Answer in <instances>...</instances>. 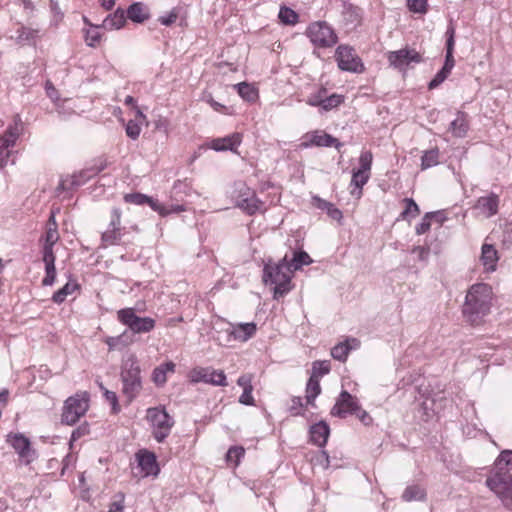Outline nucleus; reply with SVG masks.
Returning <instances> with one entry per match:
<instances>
[{
  "instance_id": "obj_35",
  "label": "nucleus",
  "mask_w": 512,
  "mask_h": 512,
  "mask_svg": "<svg viewBox=\"0 0 512 512\" xmlns=\"http://www.w3.org/2000/svg\"><path fill=\"white\" fill-rule=\"evenodd\" d=\"M439 163V150L437 148L425 151L421 157V169L426 170Z\"/></svg>"
},
{
  "instance_id": "obj_59",
  "label": "nucleus",
  "mask_w": 512,
  "mask_h": 512,
  "mask_svg": "<svg viewBox=\"0 0 512 512\" xmlns=\"http://www.w3.org/2000/svg\"><path fill=\"white\" fill-rule=\"evenodd\" d=\"M326 213L332 220L341 223L343 214L333 203L327 207Z\"/></svg>"
},
{
  "instance_id": "obj_38",
  "label": "nucleus",
  "mask_w": 512,
  "mask_h": 512,
  "mask_svg": "<svg viewBox=\"0 0 512 512\" xmlns=\"http://www.w3.org/2000/svg\"><path fill=\"white\" fill-rule=\"evenodd\" d=\"M145 119H140L136 116L134 120H129L126 124L125 131L129 138L136 140L139 138L141 133V124Z\"/></svg>"
},
{
  "instance_id": "obj_23",
  "label": "nucleus",
  "mask_w": 512,
  "mask_h": 512,
  "mask_svg": "<svg viewBox=\"0 0 512 512\" xmlns=\"http://www.w3.org/2000/svg\"><path fill=\"white\" fill-rule=\"evenodd\" d=\"M310 440L319 447H324L327 443L330 428L325 421H320L310 427Z\"/></svg>"
},
{
  "instance_id": "obj_13",
  "label": "nucleus",
  "mask_w": 512,
  "mask_h": 512,
  "mask_svg": "<svg viewBox=\"0 0 512 512\" xmlns=\"http://www.w3.org/2000/svg\"><path fill=\"white\" fill-rule=\"evenodd\" d=\"M387 60L391 66L402 71L411 63H420L422 61V56L415 49L406 47L397 51L388 52Z\"/></svg>"
},
{
  "instance_id": "obj_45",
  "label": "nucleus",
  "mask_w": 512,
  "mask_h": 512,
  "mask_svg": "<svg viewBox=\"0 0 512 512\" xmlns=\"http://www.w3.org/2000/svg\"><path fill=\"white\" fill-rule=\"evenodd\" d=\"M408 9L413 13L425 14L427 12V0H406Z\"/></svg>"
},
{
  "instance_id": "obj_39",
  "label": "nucleus",
  "mask_w": 512,
  "mask_h": 512,
  "mask_svg": "<svg viewBox=\"0 0 512 512\" xmlns=\"http://www.w3.org/2000/svg\"><path fill=\"white\" fill-rule=\"evenodd\" d=\"M369 178H370V173L360 171V170L353 171L351 185H353L355 188L359 189V192H358L359 197L362 194L363 186L368 182Z\"/></svg>"
},
{
  "instance_id": "obj_55",
  "label": "nucleus",
  "mask_w": 512,
  "mask_h": 512,
  "mask_svg": "<svg viewBox=\"0 0 512 512\" xmlns=\"http://www.w3.org/2000/svg\"><path fill=\"white\" fill-rule=\"evenodd\" d=\"M90 432L89 425L87 423H83L80 426H78L75 430H73L71 434V440L70 445H72L73 441L78 440L79 438L88 435Z\"/></svg>"
},
{
  "instance_id": "obj_49",
  "label": "nucleus",
  "mask_w": 512,
  "mask_h": 512,
  "mask_svg": "<svg viewBox=\"0 0 512 512\" xmlns=\"http://www.w3.org/2000/svg\"><path fill=\"white\" fill-rule=\"evenodd\" d=\"M35 34H36V31L29 29L25 26H21L17 30V38H16L17 42L22 44L26 41H30V40L34 39Z\"/></svg>"
},
{
  "instance_id": "obj_28",
  "label": "nucleus",
  "mask_w": 512,
  "mask_h": 512,
  "mask_svg": "<svg viewBox=\"0 0 512 512\" xmlns=\"http://www.w3.org/2000/svg\"><path fill=\"white\" fill-rule=\"evenodd\" d=\"M234 89L244 101L255 103L259 99V90L254 84L241 82L235 84Z\"/></svg>"
},
{
  "instance_id": "obj_7",
  "label": "nucleus",
  "mask_w": 512,
  "mask_h": 512,
  "mask_svg": "<svg viewBox=\"0 0 512 512\" xmlns=\"http://www.w3.org/2000/svg\"><path fill=\"white\" fill-rule=\"evenodd\" d=\"M146 419L153 428V437L158 443H162L171 432L174 425L173 418L164 407H152L147 409Z\"/></svg>"
},
{
  "instance_id": "obj_11",
  "label": "nucleus",
  "mask_w": 512,
  "mask_h": 512,
  "mask_svg": "<svg viewBox=\"0 0 512 512\" xmlns=\"http://www.w3.org/2000/svg\"><path fill=\"white\" fill-rule=\"evenodd\" d=\"M117 319L129 327L134 333H147L154 329L155 320L150 317H139L133 308H124L117 312Z\"/></svg>"
},
{
  "instance_id": "obj_43",
  "label": "nucleus",
  "mask_w": 512,
  "mask_h": 512,
  "mask_svg": "<svg viewBox=\"0 0 512 512\" xmlns=\"http://www.w3.org/2000/svg\"><path fill=\"white\" fill-rule=\"evenodd\" d=\"M327 97V89L321 87L316 93L311 94L307 98V104L313 107H320L323 104L324 99Z\"/></svg>"
},
{
  "instance_id": "obj_12",
  "label": "nucleus",
  "mask_w": 512,
  "mask_h": 512,
  "mask_svg": "<svg viewBox=\"0 0 512 512\" xmlns=\"http://www.w3.org/2000/svg\"><path fill=\"white\" fill-rule=\"evenodd\" d=\"M188 377L192 383L203 382L215 386H226V375L222 370H215L209 367L206 368H194L192 369Z\"/></svg>"
},
{
  "instance_id": "obj_14",
  "label": "nucleus",
  "mask_w": 512,
  "mask_h": 512,
  "mask_svg": "<svg viewBox=\"0 0 512 512\" xmlns=\"http://www.w3.org/2000/svg\"><path fill=\"white\" fill-rule=\"evenodd\" d=\"M122 211L115 207L111 211L109 228L102 234V241L106 246L119 245L125 228L121 225Z\"/></svg>"
},
{
  "instance_id": "obj_50",
  "label": "nucleus",
  "mask_w": 512,
  "mask_h": 512,
  "mask_svg": "<svg viewBox=\"0 0 512 512\" xmlns=\"http://www.w3.org/2000/svg\"><path fill=\"white\" fill-rule=\"evenodd\" d=\"M495 466L506 467L512 466V450H503L495 461Z\"/></svg>"
},
{
  "instance_id": "obj_18",
  "label": "nucleus",
  "mask_w": 512,
  "mask_h": 512,
  "mask_svg": "<svg viewBox=\"0 0 512 512\" xmlns=\"http://www.w3.org/2000/svg\"><path fill=\"white\" fill-rule=\"evenodd\" d=\"M357 400L347 391H342L335 405L331 409V415L346 418L358 408Z\"/></svg>"
},
{
  "instance_id": "obj_15",
  "label": "nucleus",
  "mask_w": 512,
  "mask_h": 512,
  "mask_svg": "<svg viewBox=\"0 0 512 512\" xmlns=\"http://www.w3.org/2000/svg\"><path fill=\"white\" fill-rule=\"evenodd\" d=\"M334 147L338 151L342 148L343 144L332 135L326 133L323 130H315L308 132L303 137V142L301 143V147Z\"/></svg>"
},
{
  "instance_id": "obj_30",
  "label": "nucleus",
  "mask_w": 512,
  "mask_h": 512,
  "mask_svg": "<svg viewBox=\"0 0 512 512\" xmlns=\"http://www.w3.org/2000/svg\"><path fill=\"white\" fill-rule=\"evenodd\" d=\"M126 23L125 11L118 8L113 14H110L104 20V27L109 30L120 29L124 27Z\"/></svg>"
},
{
  "instance_id": "obj_53",
  "label": "nucleus",
  "mask_w": 512,
  "mask_h": 512,
  "mask_svg": "<svg viewBox=\"0 0 512 512\" xmlns=\"http://www.w3.org/2000/svg\"><path fill=\"white\" fill-rule=\"evenodd\" d=\"M302 408H303L302 398L301 397H293L291 399V405L289 407V411H290L291 415H293V416L303 415Z\"/></svg>"
},
{
  "instance_id": "obj_2",
  "label": "nucleus",
  "mask_w": 512,
  "mask_h": 512,
  "mask_svg": "<svg viewBox=\"0 0 512 512\" xmlns=\"http://www.w3.org/2000/svg\"><path fill=\"white\" fill-rule=\"evenodd\" d=\"M292 269L286 257L278 262L268 261L263 268L262 280L266 285H273L274 299L286 295L293 288Z\"/></svg>"
},
{
  "instance_id": "obj_4",
  "label": "nucleus",
  "mask_w": 512,
  "mask_h": 512,
  "mask_svg": "<svg viewBox=\"0 0 512 512\" xmlns=\"http://www.w3.org/2000/svg\"><path fill=\"white\" fill-rule=\"evenodd\" d=\"M120 376L122 393L128 402H132L142 390L141 370L133 354L123 361Z\"/></svg>"
},
{
  "instance_id": "obj_24",
  "label": "nucleus",
  "mask_w": 512,
  "mask_h": 512,
  "mask_svg": "<svg viewBox=\"0 0 512 512\" xmlns=\"http://www.w3.org/2000/svg\"><path fill=\"white\" fill-rule=\"evenodd\" d=\"M480 260L487 272H493L496 270L499 260L498 251L493 245L484 243L481 249Z\"/></svg>"
},
{
  "instance_id": "obj_21",
  "label": "nucleus",
  "mask_w": 512,
  "mask_h": 512,
  "mask_svg": "<svg viewBox=\"0 0 512 512\" xmlns=\"http://www.w3.org/2000/svg\"><path fill=\"white\" fill-rule=\"evenodd\" d=\"M138 465L146 476L157 475L159 466L154 453L147 450H140L137 454Z\"/></svg>"
},
{
  "instance_id": "obj_48",
  "label": "nucleus",
  "mask_w": 512,
  "mask_h": 512,
  "mask_svg": "<svg viewBox=\"0 0 512 512\" xmlns=\"http://www.w3.org/2000/svg\"><path fill=\"white\" fill-rule=\"evenodd\" d=\"M451 72L448 71L447 68H442L435 77L429 82L428 89L433 90L437 88L441 83L445 81V79L449 76Z\"/></svg>"
},
{
  "instance_id": "obj_3",
  "label": "nucleus",
  "mask_w": 512,
  "mask_h": 512,
  "mask_svg": "<svg viewBox=\"0 0 512 512\" xmlns=\"http://www.w3.org/2000/svg\"><path fill=\"white\" fill-rule=\"evenodd\" d=\"M486 486L497 496L502 505L512 512V473L506 467H497L486 478Z\"/></svg>"
},
{
  "instance_id": "obj_33",
  "label": "nucleus",
  "mask_w": 512,
  "mask_h": 512,
  "mask_svg": "<svg viewBox=\"0 0 512 512\" xmlns=\"http://www.w3.org/2000/svg\"><path fill=\"white\" fill-rule=\"evenodd\" d=\"M320 379L310 376L306 384V403L311 406H315V399L321 393V387L319 383Z\"/></svg>"
},
{
  "instance_id": "obj_46",
  "label": "nucleus",
  "mask_w": 512,
  "mask_h": 512,
  "mask_svg": "<svg viewBox=\"0 0 512 512\" xmlns=\"http://www.w3.org/2000/svg\"><path fill=\"white\" fill-rule=\"evenodd\" d=\"M436 213H427L422 218V221L416 226V233L418 235L425 234L431 228V219L436 217Z\"/></svg>"
},
{
  "instance_id": "obj_19",
  "label": "nucleus",
  "mask_w": 512,
  "mask_h": 512,
  "mask_svg": "<svg viewBox=\"0 0 512 512\" xmlns=\"http://www.w3.org/2000/svg\"><path fill=\"white\" fill-rule=\"evenodd\" d=\"M242 142V134L234 132L230 135L220 138H214L208 143V147L212 150L221 151H232L236 152L237 148Z\"/></svg>"
},
{
  "instance_id": "obj_34",
  "label": "nucleus",
  "mask_w": 512,
  "mask_h": 512,
  "mask_svg": "<svg viewBox=\"0 0 512 512\" xmlns=\"http://www.w3.org/2000/svg\"><path fill=\"white\" fill-rule=\"evenodd\" d=\"M279 20L285 25L294 26L299 21V15L291 8L282 6L278 14Z\"/></svg>"
},
{
  "instance_id": "obj_44",
  "label": "nucleus",
  "mask_w": 512,
  "mask_h": 512,
  "mask_svg": "<svg viewBox=\"0 0 512 512\" xmlns=\"http://www.w3.org/2000/svg\"><path fill=\"white\" fill-rule=\"evenodd\" d=\"M373 155L370 151H364L359 157V168L357 170L370 173Z\"/></svg>"
},
{
  "instance_id": "obj_58",
  "label": "nucleus",
  "mask_w": 512,
  "mask_h": 512,
  "mask_svg": "<svg viewBox=\"0 0 512 512\" xmlns=\"http://www.w3.org/2000/svg\"><path fill=\"white\" fill-rule=\"evenodd\" d=\"M253 387L243 389V393L239 397V402L243 405H254V397L252 395Z\"/></svg>"
},
{
  "instance_id": "obj_6",
  "label": "nucleus",
  "mask_w": 512,
  "mask_h": 512,
  "mask_svg": "<svg viewBox=\"0 0 512 512\" xmlns=\"http://www.w3.org/2000/svg\"><path fill=\"white\" fill-rule=\"evenodd\" d=\"M89 393L77 392L64 402L61 414V422L66 425H74L86 414L89 409Z\"/></svg>"
},
{
  "instance_id": "obj_17",
  "label": "nucleus",
  "mask_w": 512,
  "mask_h": 512,
  "mask_svg": "<svg viewBox=\"0 0 512 512\" xmlns=\"http://www.w3.org/2000/svg\"><path fill=\"white\" fill-rule=\"evenodd\" d=\"M60 234L58 231V224L56 221L55 212L52 210L46 224V230L41 238L43 241L42 254H55L54 245L59 241Z\"/></svg>"
},
{
  "instance_id": "obj_40",
  "label": "nucleus",
  "mask_w": 512,
  "mask_h": 512,
  "mask_svg": "<svg viewBox=\"0 0 512 512\" xmlns=\"http://www.w3.org/2000/svg\"><path fill=\"white\" fill-rule=\"evenodd\" d=\"M344 100V95L333 93L324 99L321 109L324 111H330L339 107L342 103H344Z\"/></svg>"
},
{
  "instance_id": "obj_56",
  "label": "nucleus",
  "mask_w": 512,
  "mask_h": 512,
  "mask_svg": "<svg viewBox=\"0 0 512 512\" xmlns=\"http://www.w3.org/2000/svg\"><path fill=\"white\" fill-rule=\"evenodd\" d=\"M245 454V450L242 447H231L227 452V460L233 461L235 460V463L238 464L241 457H243Z\"/></svg>"
},
{
  "instance_id": "obj_61",
  "label": "nucleus",
  "mask_w": 512,
  "mask_h": 512,
  "mask_svg": "<svg viewBox=\"0 0 512 512\" xmlns=\"http://www.w3.org/2000/svg\"><path fill=\"white\" fill-rule=\"evenodd\" d=\"M150 208L153 211L157 212L162 217H166L169 214H171L170 208H166L164 205H162L161 203H159L158 201H156L154 199L152 201Z\"/></svg>"
},
{
  "instance_id": "obj_52",
  "label": "nucleus",
  "mask_w": 512,
  "mask_h": 512,
  "mask_svg": "<svg viewBox=\"0 0 512 512\" xmlns=\"http://www.w3.org/2000/svg\"><path fill=\"white\" fill-rule=\"evenodd\" d=\"M179 17L177 8H173L167 15L159 17L158 21L164 26H171Z\"/></svg>"
},
{
  "instance_id": "obj_26",
  "label": "nucleus",
  "mask_w": 512,
  "mask_h": 512,
  "mask_svg": "<svg viewBox=\"0 0 512 512\" xmlns=\"http://www.w3.org/2000/svg\"><path fill=\"white\" fill-rule=\"evenodd\" d=\"M80 288L81 286L76 279L69 278V280L63 287H61L60 289L53 293L51 300L55 304L60 305L63 302H65L68 296L73 295L75 292H78Z\"/></svg>"
},
{
  "instance_id": "obj_36",
  "label": "nucleus",
  "mask_w": 512,
  "mask_h": 512,
  "mask_svg": "<svg viewBox=\"0 0 512 512\" xmlns=\"http://www.w3.org/2000/svg\"><path fill=\"white\" fill-rule=\"evenodd\" d=\"M331 370V362L329 360H318L312 363L310 376L320 379L328 374Z\"/></svg>"
},
{
  "instance_id": "obj_54",
  "label": "nucleus",
  "mask_w": 512,
  "mask_h": 512,
  "mask_svg": "<svg viewBox=\"0 0 512 512\" xmlns=\"http://www.w3.org/2000/svg\"><path fill=\"white\" fill-rule=\"evenodd\" d=\"M103 396L105 397L106 401L110 403L112 406V411L114 413H118L120 411V406L118 403V397L115 392L110 390H105Z\"/></svg>"
},
{
  "instance_id": "obj_27",
  "label": "nucleus",
  "mask_w": 512,
  "mask_h": 512,
  "mask_svg": "<svg viewBox=\"0 0 512 512\" xmlns=\"http://www.w3.org/2000/svg\"><path fill=\"white\" fill-rule=\"evenodd\" d=\"M127 17L136 23H143L150 17L149 8L142 2H135L127 9Z\"/></svg>"
},
{
  "instance_id": "obj_9",
  "label": "nucleus",
  "mask_w": 512,
  "mask_h": 512,
  "mask_svg": "<svg viewBox=\"0 0 512 512\" xmlns=\"http://www.w3.org/2000/svg\"><path fill=\"white\" fill-rule=\"evenodd\" d=\"M334 58L341 71L361 74L366 69L356 50L348 44L339 45L335 50Z\"/></svg>"
},
{
  "instance_id": "obj_5",
  "label": "nucleus",
  "mask_w": 512,
  "mask_h": 512,
  "mask_svg": "<svg viewBox=\"0 0 512 512\" xmlns=\"http://www.w3.org/2000/svg\"><path fill=\"white\" fill-rule=\"evenodd\" d=\"M233 197L236 207L249 216L257 213L264 214L267 211L265 203L245 182L239 181L234 184Z\"/></svg>"
},
{
  "instance_id": "obj_41",
  "label": "nucleus",
  "mask_w": 512,
  "mask_h": 512,
  "mask_svg": "<svg viewBox=\"0 0 512 512\" xmlns=\"http://www.w3.org/2000/svg\"><path fill=\"white\" fill-rule=\"evenodd\" d=\"M403 203L405 204V209L401 213L403 219L414 218L420 214L419 206L412 198L403 199Z\"/></svg>"
},
{
  "instance_id": "obj_37",
  "label": "nucleus",
  "mask_w": 512,
  "mask_h": 512,
  "mask_svg": "<svg viewBox=\"0 0 512 512\" xmlns=\"http://www.w3.org/2000/svg\"><path fill=\"white\" fill-rule=\"evenodd\" d=\"M123 199L126 203L140 205V206L141 205L151 206L152 201H153L152 197L142 194V193H139V192L125 194Z\"/></svg>"
},
{
  "instance_id": "obj_1",
  "label": "nucleus",
  "mask_w": 512,
  "mask_h": 512,
  "mask_svg": "<svg viewBox=\"0 0 512 512\" xmlns=\"http://www.w3.org/2000/svg\"><path fill=\"white\" fill-rule=\"evenodd\" d=\"M494 293L487 283H475L469 287L462 307L465 320L472 326H480L490 314Z\"/></svg>"
},
{
  "instance_id": "obj_22",
  "label": "nucleus",
  "mask_w": 512,
  "mask_h": 512,
  "mask_svg": "<svg viewBox=\"0 0 512 512\" xmlns=\"http://www.w3.org/2000/svg\"><path fill=\"white\" fill-rule=\"evenodd\" d=\"M257 331V325L254 322L238 323L231 325L229 336L236 341L245 342L252 338Z\"/></svg>"
},
{
  "instance_id": "obj_29",
  "label": "nucleus",
  "mask_w": 512,
  "mask_h": 512,
  "mask_svg": "<svg viewBox=\"0 0 512 512\" xmlns=\"http://www.w3.org/2000/svg\"><path fill=\"white\" fill-rule=\"evenodd\" d=\"M450 130L456 137H465L469 130V119L468 114L459 111L457 117L451 122Z\"/></svg>"
},
{
  "instance_id": "obj_63",
  "label": "nucleus",
  "mask_w": 512,
  "mask_h": 512,
  "mask_svg": "<svg viewBox=\"0 0 512 512\" xmlns=\"http://www.w3.org/2000/svg\"><path fill=\"white\" fill-rule=\"evenodd\" d=\"M311 202L315 208L320 209V210H325V211H326L327 207L331 204V202L326 201V200L320 198L319 196H313Z\"/></svg>"
},
{
  "instance_id": "obj_51",
  "label": "nucleus",
  "mask_w": 512,
  "mask_h": 512,
  "mask_svg": "<svg viewBox=\"0 0 512 512\" xmlns=\"http://www.w3.org/2000/svg\"><path fill=\"white\" fill-rule=\"evenodd\" d=\"M360 348V341L356 338H352L351 340H346L344 343H340L337 345L334 350L336 352H349L350 350H357Z\"/></svg>"
},
{
  "instance_id": "obj_8",
  "label": "nucleus",
  "mask_w": 512,
  "mask_h": 512,
  "mask_svg": "<svg viewBox=\"0 0 512 512\" xmlns=\"http://www.w3.org/2000/svg\"><path fill=\"white\" fill-rule=\"evenodd\" d=\"M305 34L317 48H331L338 42L335 30L325 21L310 23Z\"/></svg>"
},
{
  "instance_id": "obj_16",
  "label": "nucleus",
  "mask_w": 512,
  "mask_h": 512,
  "mask_svg": "<svg viewBox=\"0 0 512 512\" xmlns=\"http://www.w3.org/2000/svg\"><path fill=\"white\" fill-rule=\"evenodd\" d=\"M7 442L15 449L20 460L28 465L36 458V452L31 447L30 440L22 434L8 435Z\"/></svg>"
},
{
  "instance_id": "obj_10",
  "label": "nucleus",
  "mask_w": 512,
  "mask_h": 512,
  "mask_svg": "<svg viewBox=\"0 0 512 512\" xmlns=\"http://www.w3.org/2000/svg\"><path fill=\"white\" fill-rule=\"evenodd\" d=\"M22 121L19 115H16L13 124L9 125L6 131L0 135V167L8 162L13 148L22 133Z\"/></svg>"
},
{
  "instance_id": "obj_47",
  "label": "nucleus",
  "mask_w": 512,
  "mask_h": 512,
  "mask_svg": "<svg viewBox=\"0 0 512 512\" xmlns=\"http://www.w3.org/2000/svg\"><path fill=\"white\" fill-rule=\"evenodd\" d=\"M102 35L97 29H91L86 32L85 42L90 47H97L101 42Z\"/></svg>"
},
{
  "instance_id": "obj_31",
  "label": "nucleus",
  "mask_w": 512,
  "mask_h": 512,
  "mask_svg": "<svg viewBox=\"0 0 512 512\" xmlns=\"http://www.w3.org/2000/svg\"><path fill=\"white\" fill-rule=\"evenodd\" d=\"M401 498L405 502L423 501L426 498V491L420 485H409L403 491Z\"/></svg>"
},
{
  "instance_id": "obj_57",
  "label": "nucleus",
  "mask_w": 512,
  "mask_h": 512,
  "mask_svg": "<svg viewBox=\"0 0 512 512\" xmlns=\"http://www.w3.org/2000/svg\"><path fill=\"white\" fill-rule=\"evenodd\" d=\"M207 103L211 106V108L214 111H216L218 113L225 114V115L231 114V111L229 110V108L226 105L217 102L216 100L213 99L212 96H209V98L207 99Z\"/></svg>"
},
{
  "instance_id": "obj_20",
  "label": "nucleus",
  "mask_w": 512,
  "mask_h": 512,
  "mask_svg": "<svg viewBox=\"0 0 512 512\" xmlns=\"http://www.w3.org/2000/svg\"><path fill=\"white\" fill-rule=\"evenodd\" d=\"M475 208L480 211L482 215L490 218L498 213L499 196L495 193H490L487 196L478 198Z\"/></svg>"
},
{
  "instance_id": "obj_64",
  "label": "nucleus",
  "mask_w": 512,
  "mask_h": 512,
  "mask_svg": "<svg viewBox=\"0 0 512 512\" xmlns=\"http://www.w3.org/2000/svg\"><path fill=\"white\" fill-rule=\"evenodd\" d=\"M124 103L128 106H131L135 109L136 111V114H137V117L140 118V119H145V115L141 112V110L137 107L136 105V100L134 99V97L128 95L126 96L125 100H124Z\"/></svg>"
},
{
  "instance_id": "obj_60",
  "label": "nucleus",
  "mask_w": 512,
  "mask_h": 512,
  "mask_svg": "<svg viewBox=\"0 0 512 512\" xmlns=\"http://www.w3.org/2000/svg\"><path fill=\"white\" fill-rule=\"evenodd\" d=\"M446 35H447L446 52L453 53L454 45H455V40H454L455 29L453 26H450L447 29Z\"/></svg>"
},
{
  "instance_id": "obj_32",
  "label": "nucleus",
  "mask_w": 512,
  "mask_h": 512,
  "mask_svg": "<svg viewBox=\"0 0 512 512\" xmlns=\"http://www.w3.org/2000/svg\"><path fill=\"white\" fill-rule=\"evenodd\" d=\"M175 364L173 362H166L156 367L152 373V380L157 386H162L167 381V373L174 372Z\"/></svg>"
},
{
  "instance_id": "obj_25",
  "label": "nucleus",
  "mask_w": 512,
  "mask_h": 512,
  "mask_svg": "<svg viewBox=\"0 0 512 512\" xmlns=\"http://www.w3.org/2000/svg\"><path fill=\"white\" fill-rule=\"evenodd\" d=\"M42 261L44 263L45 276L43 277L42 286H52L56 282L57 271L55 267L56 255L55 254H42Z\"/></svg>"
},
{
  "instance_id": "obj_62",
  "label": "nucleus",
  "mask_w": 512,
  "mask_h": 512,
  "mask_svg": "<svg viewBox=\"0 0 512 512\" xmlns=\"http://www.w3.org/2000/svg\"><path fill=\"white\" fill-rule=\"evenodd\" d=\"M352 414L356 415V417L364 424L369 425L372 422V418L370 415L363 410L359 405L357 410H355Z\"/></svg>"
},
{
  "instance_id": "obj_42",
  "label": "nucleus",
  "mask_w": 512,
  "mask_h": 512,
  "mask_svg": "<svg viewBox=\"0 0 512 512\" xmlns=\"http://www.w3.org/2000/svg\"><path fill=\"white\" fill-rule=\"evenodd\" d=\"M312 263V259L305 251H299L294 253L292 264L294 270L300 269L303 265H309Z\"/></svg>"
}]
</instances>
